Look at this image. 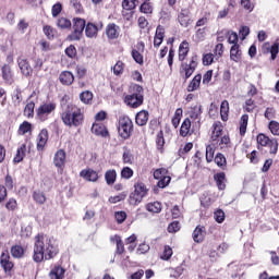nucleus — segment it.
I'll list each match as a JSON object with an SVG mask.
<instances>
[{"instance_id": "5fc2aeb1", "label": "nucleus", "mask_w": 279, "mask_h": 279, "mask_svg": "<svg viewBox=\"0 0 279 279\" xmlns=\"http://www.w3.org/2000/svg\"><path fill=\"white\" fill-rule=\"evenodd\" d=\"M166 175H167V169H165V168H159V169L154 171L155 180H161Z\"/></svg>"}, {"instance_id": "bb28decb", "label": "nucleus", "mask_w": 279, "mask_h": 279, "mask_svg": "<svg viewBox=\"0 0 279 279\" xmlns=\"http://www.w3.org/2000/svg\"><path fill=\"white\" fill-rule=\"evenodd\" d=\"M0 263L5 271H10V269H12V267H14V264H12V262H10V255L5 252H3L1 254Z\"/></svg>"}, {"instance_id": "393cba45", "label": "nucleus", "mask_w": 279, "mask_h": 279, "mask_svg": "<svg viewBox=\"0 0 279 279\" xmlns=\"http://www.w3.org/2000/svg\"><path fill=\"white\" fill-rule=\"evenodd\" d=\"M149 121V112L142 110L136 114L135 118V123H137L138 125L143 126V125H147V122Z\"/></svg>"}, {"instance_id": "c85d7f7f", "label": "nucleus", "mask_w": 279, "mask_h": 279, "mask_svg": "<svg viewBox=\"0 0 279 279\" xmlns=\"http://www.w3.org/2000/svg\"><path fill=\"white\" fill-rule=\"evenodd\" d=\"M230 112V102L223 100L220 105V117L222 121H228V114Z\"/></svg>"}, {"instance_id": "58836bf2", "label": "nucleus", "mask_w": 279, "mask_h": 279, "mask_svg": "<svg viewBox=\"0 0 279 279\" xmlns=\"http://www.w3.org/2000/svg\"><path fill=\"white\" fill-rule=\"evenodd\" d=\"M172 256H173V248H171V246L169 245H166L160 256L161 260H169Z\"/></svg>"}, {"instance_id": "4be33fe9", "label": "nucleus", "mask_w": 279, "mask_h": 279, "mask_svg": "<svg viewBox=\"0 0 279 279\" xmlns=\"http://www.w3.org/2000/svg\"><path fill=\"white\" fill-rule=\"evenodd\" d=\"M66 270L62 268V266H54L50 272H49V278L50 279H64V274Z\"/></svg>"}, {"instance_id": "a878e982", "label": "nucleus", "mask_w": 279, "mask_h": 279, "mask_svg": "<svg viewBox=\"0 0 279 279\" xmlns=\"http://www.w3.org/2000/svg\"><path fill=\"white\" fill-rule=\"evenodd\" d=\"M201 84H202V76L201 74H197L193 77V80L187 85V93H194V90H197L199 88Z\"/></svg>"}, {"instance_id": "ddd939ff", "label": "nucleus", "mask_w": 279, "mask_h": 279, "mask_svg": "<svg viewBox=\"0 0 279 279\" xmlns=\"http://www.w3.org/2000/svg\"><path fill=\"white\" fill-rule=\"evenodd\" d=\"M104 24L99 23L98 25L95 23H87L85 26V36L87 38H97V34L99 33V29H102Z\"/></svg>"}, {"instance_id": "f3484780", "label": "nucleus", "mask_w": 279, "mask_h": 279, "mask_svg": "<svg viewBox=\"0 0 279 279\" xmlns=\"http://www.w3.org/2000/svg\"><path fill=\"white\" fill-rule=\"evenodd\" d=\"M178 20L182 27H189L191 25V12L187 9L181 10Z\"/></svg>"}, {"instance_id": "dca6fc26", "label": "nucleus", "mask_w": 279, "mask_h": 279, "mask_svg": "<svg viewBox=\"0 0 279 279\" xmlns=\"http://www.w3.org/2000/svg\"><path fill=\"white\" fill-rule=\"evenodd\" d=\"M17 62L22 75H25V77H29L33 73V69L32 65H29V61L26 59H19Z\"/></svg>"}, {"instance_id": "5701e85b", "label": "nucleus", "mask_w": 279, "mask_h": 279, "mask_svg": "<svg viewBox=\"0 0 279 279\" xmlns=\"http://www.w3.org/2000/svg\"><path fill=\"white\" fill-rule=\"evenodd\" d=\"M206 236V228L205 227H196L193 232V239L195 243H202Z\"/></svg>"}, {"instance_id": "4d7b16f0", "label": "nucleus", "mask_w": 279, "mask_h": 279, "mask_svg": "<svg viewBox=\"0 0 279 279\" xmlns=\"http://www.w3.org/2000/svg\"><path fill=\"white\" fill-rule=\"evenodd\" d=\"M214 53H215L214 56L216 58V61L219 60V58L223 56V44L216 45Z\"/></svg>"}, {"instance_id": "774afa93", "label": "nucleus", "mask_w": 279, "mask_h": 279, "mask_svg": "<svg viewBox=\"0 0 279 279\" xmlns=\"http://www.w3.org/2000/svg\"><path fill=\"white\" fill-rule=\"evenodd\" d=\"M113 73L114 75H121L123 73V62L118 61L113 66Z\"/></svg>"}, {"instance_id": "bf43d9fd", "label": "nucleus", "mask_w": 279, "mask_h": 279, "mask_svg": "<svg viewBox=\"0 0 279 279\" xmlns=\"http://www.w3.org/2000/svg\"><path fill=\"white\" fill-rule=\"evenodd\" d=\"M169 182H171V177L166 175L158 181L157 186L159 189H165L166 186H169Z\"/></svg>"}, {"instance_id": "c756f323", "label": "nucleus", "mask_w": 279, "mask_h": 279, "mask_svg": "<svg viewBox=\"0 0 279 279\" xmlns=\"http://www.w3.org/2000/svg\"><path fill=\"white\" fill-rule=\"evenodd\" d=\"M186 56H189V43L183 41L179 47V60L183 62L186 60Z\"/></svg>"}, {"instance_id": "aec40b11", "label": "nucleus", "mask_w": 279, "mask_h": 279, "mask_svg": "<svg viewBox=\"0 0 279 279\" xmlns=\"http://www.w3.org/2000/svg\"><path fill=\"white\" fill-rule=\"evenodd\" d=\"M93 134H96V136H102L106 138L108 136V129L101 123H94L92 126Z\"/></svg>"}, {"instance_id": "c9c22d12", "label": "nucleus", "mask_w": 279, "mask_h": 279, "mask_svg": "<svg viewBox=\"0 0 279 279\" xmlns=\"http://www.w3.org/2000/svg\"><path fill=\"white\" fill-rule=\"evenodd\" d=\"M25 151H27V146L23 144L16 153V156L14 157V162H21L23 158H25Z\"/></svg>"}, {"instance_id": "2eb2a0df", "label": "nucleus", "mask_w": 279, "mask_h": 279, "mask_svg": "<svg viewBox=\"0 0 279 279\" xmlns=\"http://www.w3.org/2000/svg\"><path fill=\"white\" fill-rule=\"evenodd\" d=\"M49 141V132L47 129H43L37 136V149L43 150Z\"/></svg>"}, {"instance_id": "7c9ffc66", "label": "nucleus", "mask_w": 279, "mask_h": 279, "mask_svg": "<svg viewBox=\"0 0 279 279\" xmlns=\"http://www.w3.org/2000/svg\"><path fill=\"white\" fill-rule=\"evenodd\" d=\"M105 180L106 183L110 186L112 184H114V182H117V171L116 170H108L105 173Z\"/></svg>"}, {"instance_id": "13d9d810", "label": "nucleus", "mask_w": 279, "mask_h": 279, "mask_svg": "<svg viewBox=\"0 0 279 279\" xmlns=\"http://www.w3.org/2000/svg\"><path fill=\"white\" fill-rule=\"evenodd\" d=\"M132 58H133V60H135V62L137 64H143V62H144L143 54L141 52H138V50H136V49L132 50Z\"/></svg>"}, {"instance_id": "b1692460", "label": "nucleus", "mask_w": 279, "mask_h": 279, "mask_svg": "<svg viewBox=\"0 0 279 279\" xmlns=\"http://www.w3.org/2000/svg\"><path fill=\"white\" fill-rule=\"evenodd\" d=\"M191 134H193V131H191V119L186 118L182 124H181V129H180V136H191Z\"/></svg>"}, {"instance_id": "9b49d317", "label": "nucleus", "mask_w": 279, "mask_h": 279, "mask_svg": "<svg viewBox=\"0 0 279 279\" xmlns=\"http://www.w3.org/2000/svg\"><path fill=\"white\" fill-rule=\"evenodd\" d=\"M80 178L85 180V182H97V180H99V172L95 171L93 168L83 169L80 172Z\"/></svg>"}, {"instance_id": "0eeeda50", "label": "nucleus", "mask_w": 279, "mask_h": 279, "mask_svg": "<svg viewBox=\"0 0 279 279\" xmlns=\"http://www.w3.org/2000/svg\"><path fill=\"white\" fill-rule=\"evenodd\" d=\"M134 130V123L129 117H122L119 119L118 132L121 138L128 140L132 136V131Z\"/></svg>"}, {"instance_id": "de8ad7c7", "label": "nucleus", "mask_w": 279, "mask_h": 279, "mask_svg": "<svg viewBox=\"0 0 279 279\" xmlns=\"http://www.w3.org/2000/svg\"><path fill=\"white\" fill-rule=\"evenodd\" d=\"M33 198L36 204H45V202H47V197L43 192H34Z\"/></svg>"}, {"instance_id": "49530a36", "label": "nucleus", "mask_w": 279, "mask_h": 279, "mask_svg": "<svg viewBox=\"0 0 279 279\" xmlns=\"http://www.w3.org/2000/svg\"><path fill=\"white\" fill-rule=\"evenodd\" d=\"M215 60H217L215 58V54H213L210 52L203 56V64H204V66H210V64H213V62H215Z\"/></svg>"}, {"instance_id": "338daca9", "label": "nucleus", "mask_w": 279, "mask_h": 279, "mask_svg": "<svg viewBox=\"0 0 279 279\" xmlns=\"http://www.w3.org/2000/svg\"><path fill=\"white\" fill-rule=\"evenodd\" d=\"M178 231H180V222L173 221L168 226V232H170L171 234Z\"/></svg>"}, {"instance_id": "473e14b6", "label": "nucleus", "mask_w": 279, "mask_h": 279, "mask_svg": "<svg viewBox=\"0 0 279 279\" xmlns=\"http://www.w3.org/2000/svg\"><path fill=\"white\" fill-rule=\"evenodd\" d=\"M247 121H250V116L243 114L240 120V134L243 136L247 132Z\"/></svg>"}, {"instance_id": "37998d69", "label": "nucleus", "mask_w": 279, "mask_h": 279, "mask_svg": "<svg viewBox=\"0 0 279 279\" xmlns=\"http://www.w3.org/2000/svg\"><path fill=\"white\" fill-rule=\"evenodd\" d=\"M230 45H239V35L232 31L226 33Z\"/></svg>"}, {"instance_id": "7ed1b4c3", "label": "nucleus", "mask_w": 279, "mask_h": 279, "mask_svg": "<svg viewBox=\"0 0 279 279\" xmlns=\"http://www.w3.org/2000/svg\"><path fill=\"white\" fill-rule=\"evenodd\" d=\"M62 122L68 128H80L84 123V112L75 105H69L61 114Z\"/></svg>"}, {"instance_id": "c03bdc74", "label": "nucleus", "mask_w": 279, "mask_h": 279, "mask_svg": "<svg viewBox=\"0 0 279 279\" xmlns=\"http://www.w3.org/2000/svg\"><path fill=\"white\" fill-rule=\"evenodd\" d=\"M80 99L83 104H90L93 101V93L89 90L83 92L80 95Z\"/></svg>"}, {"instance_id": "4468645a", "label": "nucleus", "mask_w": 279, "mask_h": 279, "mask_svg": "<svg viewBox=\"0 0 279 279\" xmlns=\"http://www.w3.org/2000/svg\"><path fill=\"white\" fill-rule=\"evenodd\" d=\"M66 163V153L62 149H59L53 157V165L58 169H63Z\"/></svg>"}, {"instance_id": "864d4df0", "label": "nucleus", "mask_w": 279, "mask_h": 279, "mask_svg": "<svg viewBox=\"0 0 279 279\" xmlns=\"http://www.w3.org/2000/svg\"><path fill=\"white\" fill-rule=\"evenodd\" d=\"M140 10L143 14H151V12H154V7H151L149 2H144Z\"/></svg>"}, {"instance_id": "052dcab7", "label": "nucleus", "mask_w": 279, "mask_h": 279, "mask_svg": "<svg viewBox=\"0 0 279 279\" xmlns=\"http://www.w3.org/2000/svg\"><path fill=\"white\" fill-rule=\"evenodd\" d=\"M201 114H202V106H196L192 109L190 117L191 119H199Z\"/></svg>"}, {"instance_id": "412c9836", "label": "nucleus", "mask_w": 279, "mask_h": 279, "mask_svg": "<svg viewBox=\"0 0 279 279\" xmlns=\"http://www.w3.org/2000/svg\"><path fill=\"white\" fill-rule=\"evenodd\" d=\"M145 208L148 213H151L153 215H158L159 213H162V204H160V202H150L145 205Z\"/></svg>"}, {"instance_id": "f704fd0d", "label": "nucleus", "mask_w": 279, "mask_h": 279, "mask_svg": "<svg viewBox=\"0 0 279 279\" xmlns=\"http://www.w3.org/2000/svg\"><path fill=\"white\" fill-rule=\"evenodd\" d=\"M111 241L117 244L118 254H123V252H125V247L123 246V241L121 240V236L114 235L111 238Z\"/></svg>"}, {"instance_id": "9d476101", "label": "nucleus", "mask_w": 279, "mask_h": 279, "mask_svg": "<svg viewBox=\"0 0 279 279\" xmlns=\"http://www.w3.org/2000/svg\"><path fill=\"white\" fill-rule=\"evenodd\" d=\"M197 69V57H192L189 64H182V71L185 80H189L193 73H195V70Z\"/></svg>"}, {"instance_id": "09e8293b", "label": "nucleus", "mask_w": 279, "mask_h": 279, "mask_svg": "<svg viewBox=\"0 0 279 279\" xmlns=\"http://www.w3.org/2000/svg\"><path fill=\"white\" fill-rule=\"evenodd\" d=\"M196 43H202L206 38V28H198L194 36Z\"/></svg>"}, {"instance_id": "f257e3e1", "label": "nucleus", "mask_w": 279, "mask_h": 279, "mask_svg": "<svg viewBox=\"0 0 279 279\" xmlns=\"http://www.w3.org/2000/svg\"><path fill=\"white\" fill-rule=\"evenodd\" d=\"M58 242L56 238L39 233L35 236L33 246V260L35 263H43V260H51L58 256Z\"/></svg>"}, {"instance_id": "a19ab883", "label": "nucleus", "mask_w": 279, "mask_h": 279, "mask_svg": "<svg viewBox=\"0 0 279 279\" xmlns=\"http://www.w3.org/2000/svg\"><path fill=\"white\" fill-rule=\"evenodd\" d=\"M2 77L5 82L12 83V70L9 65L2 68Z\"/></svg>"}, {"instance_id": "a211bd4d", "label": "nucleus", "mask_w": 279, "mask_h": 279, "mask_svg": "<svg viewBox=\"0 0 279 279\" xmlns=\"http://www.w3.org/2000/svg\"><path fill=\"white\" fill-rule=\"evenodd\" d=\"M243 52L241 51V46L239 44L232 45L230 49V60L233 62H241Z\"/></svg>"}, {"instance_id": "79ce46f5", "label": "nucleus", "mask_w": 279, "mask_h": 279, "mask_svg": "<svg viewBox=\"0 0 279 279\" xmlns=\"http://www.w3.org/2000/svg\"><path fill=\"white\" fill-rule=\"evenodd\" d=\"M34 108H36V105L34 104V101L28 102L24 108V116L27 117L28 119L31 117H34Z\"/></svg>"}, {"instance_id": "72a5a7b5", "label": "nucleus", "mask_w": 279, "mask_h": 279, "mask_svg": "<svg viewBox=\"0 0 279 279\" xmlns=\"http://www.w3.org/2000/svg\"><path fill=\"white\" fill-rule=\"evenodd\" d=\"M138 5V0H122V10L132 11Z\"/></svg>"}, {"instance_id": "423d86ee", "label": "nucleus", "mask_w": 279, "mask_h": 279, "mask_svg": "<svg viewBox=\"0 0 279 279\" xmlns=\"http://www.w3.org/2000/svg\"><path fill=\"white\" fill-rule=\"evenodd\" d=\"M58 105L53 101H47L41 104L37 109V118L39 121H47L53 112H56Z\"/></svg>"}, {"instance_id": "39448f33", "label": "nucleus", "mask_w": 279, "mask_h": 279, "mask_svg": "<svg viewBox=\"0 0 279 279\" xmlns=\"http://www.w3.org/2000/svg\"><path fill=\"white\" fill-rule=\"evenodd\" d=\"M134 93L125 96V104L131 108H138V106H143V86L134 85Z\"/></svg>"}, {"instance_id": "cd10ccee", "label": "nucleus", "mask_w": 279, "mask_h": 279, "mask_svg": "<svg viewBox=\"0 0 279 279\" xmlns=\"http://www.w3.org/2000/svg\"><path fill=\"white\" fill-rule=\"evenodd\" d=\"M214 180L219 189V191L226 190V173L219 172L214 175Z\"/></svg>"}, {"instance_id": "6ab92c4d", "label": "nucleus", "mask_w": 279, "mask_h": 279, "mask_svg": "<svg viewBox=\"0 0 279 279\" xmlns=\"http://www.w3.org/2000/svg\"><path fill=\"white\" fill-rule=\"evenodd\" d=\"M59 80H60L61 84H63L64 86H71V84H73V82H75V76L73 75V73H71L69 71H63L60 74Z\"/></svg>"}, {"instance_id": "680f3d73", "label": "nucleus", "mask_w": 279, "mask_h": 279, "mask_svg": "<svg viewBox=\"0 0 279 279\" xmlns=\"http://www.w3.org/2000/svg\"><path fill=\"white\" fill-rule=\"evenodd\" d=\"M17 207H19V204L14 198H10L5 204L7 210H16Z\"/></svg>"}, {"instance_id": "1a4fd4ad", "label": "nucleus", "mask_w": 279, "mask_h": 279, "mask_svg": "<svg viewBox=\"0 0 279 279\" xmlns=\"http://www.w3.org/2000/svg\"><path fill=\"white\" fill-rule=\"evenodd\" d=\"M257 143L262 147H269L270 154L278 153V140L276 138L269 140L265 134H259L257 135Z\"/></svg>"}, {"instance_id": "603ef678", "label": "nucleus", "mask_w": 279, "mask_h": 279, "mask_svg": "<svg viewBox=\"0 0 279 279\" xmlns=\"http://www.w3.org/2000/svg\"><path fill=\"white\" fill-rule=\"evenodd\" d=\"M132 175H134V170H132V168L130 167H124L121 171V178H123L124 180H130V178H132Z\"/></svg>"}, {"instance_id": "f8f14e48", "label": "nucleus", "mask_w": 279, "mask_h": 279, "mask_svg": "<svg viewBox=\"0 0 279 279\" xmlns=\"http://www.w3.org/2000/svg\"><path fill=\"white\" fill-rule=\"evenodd\" d=\"M121 34V27L114 23H110L106 27V36L109 40H117Z\"/></svg>"}, {"instance_id": "3c124183", "label": "nucleus", "mask_w": 279, "mask_h": 279, "mask_svg": "<svg viewBox=\"0 0 279 279\" xmlns=\"http://www.w3.org/2000/svg\"><path fill=\"white\" fill-rule=\"evenodd\" d=\"M214 219L217 221V223H223V221H226V213H223L221 209H218L214 214Z\"/></svg>"}, {"instance_id": "20e7f679", "label": "nucleus", "mask_w": 279, "mask_h": 279, "mask_svg": "<svg viewBox=\"0 0 279 279\" xmlns=\"http://www.w3.org/2000/svg\"><path fill=\"white\" fill-rule=\"evenodd\" d=\"M147 193H149V189L143 182L135 183L134 192H132L129 196V202L131 206H138L141 202H143L144 197H147Z\"/></svg>"}, {"instance_id": "ea45409f", "label": "nucleus", "mask_w": 279, "mask_h": 279, "mask_svg": "<svg viewBox=\"0 0 279 279\" xmlns=\"http://www.w3.org/2000/svg\"><path fill=\"white\" fill-rule=\"evenodd\" d=\"M58 27H60V29H70L71 27V20L66 19V17H60L57 22Z\"/></svg>"}, {"instance_id": "2f4dec72", "label": "nucleus", "mask_w": 279, "mask_h": 279, "mask_svg": "<svg viewBox=\"0 0 279 279\" xmlns=\"http://www.w3.org/2000/svg\"><path fill=\"white\" fill-rule=\"evenodd\" d=\"M25 254V250L21 245H14L11 247V255L13 258H23V255Z\"/></svg>"}, {"instance_id": "6e6552de", "label": "nucleus", "mask_w": 279, "mask_h": 279, "mask_svg": "<svg viewBox=\"0 0 279 279\" xmlns=\"http://www.w3.org/2000/svg\"><path fill=\"white\" fill-rule=\"evenodd\" d=\"M73 33L68 36L69 40H80L82 38V33L84 27H86V21L84 19L75 17L73 20Z\"/></svg>"}, {"instance_id": "4c0bfd02", "label": "nucleus", "mask_w": 279, "mask_h": 279, "mask_svg": "<svg viewBox=\"0 0 279 279\" xmlns=\"http://www.w3.org/2000/svg\"><path fill=\"white\" fill-rule=\"evenodd\" d=\"M183 110L182 108H178L174 112V116L172 118V125L173 128H178V125H180V121L182 119V114H183Z\"/></svg>"}, {"instance_id": "69168bd1", "label": "nucleus", "mask_w": 279, "mask_h": 279, "mask_svg": "<svg viewBox=\"0 0 279 279\" xmlns=\"http://www.w3.org/2000/svg\"><path fill=\"white\" fill-rule=\"evenodd\" d=\"M254 108H256V105L254 104L253 99H247L245 101V106L244 109L246 110V112H254Z\"/></svg>"}, {"instance_id": "e2e57ef3", "label": "nucleus", "mask_w": 279, "mask_h": 279, "mask_svg": "<svg viewBox=\"0 0 279 279\" xmlns=\"http://www.w3.org/2000/svg\"><path fill=\"white\" fill-rule=\"evenodd\" d=\"M116 217V221H118V223H123V221H125V219H128V214H125V211H117L114 214Z\"/></svg>"}, {"instance_id": "6e6d98bb", "label": "nucleus", "mask_w": 279, "mask_h": 279, "mask_svg": "<svg viewBox=\"0 0 279 279\" xmlns=\"http://www.w3.org/2000/svg\"><path fill=\"white\" fill-rule=\"evenodd\" d=\"M269 130L275 136H279V123L277 121H270Z\"/></svg>"}, {"instance_id": "f03ea898", "label": "nucleus", "mask_w": 279, "mask_h": 279, "mask_svg": "<svg viewBox=\"0 0 279 279\" xmlns=\"http://www.w3.org/2000/svg\"><path fill=\"white\" fill-rule=\"evenodd\" d=\"M210 141L211 145L206 147L207 162H213V158H215V147H220V149L230 147V136L223 134V126H221V124H214Z\"/></svg>"}, {"instance_id": "e433bc0d", "label": "nucleus", "mask_w": 279, "mask_h": 279, "mask_svg": "<svg viewBox=\"0 0 279 279\" xmlns=\"http://www.w3.org/2000/svg\"><path fill=\"white\" fill-rule=\"evenodd\" d=\"M122 159L124 165H132V162H134V155L132 154V150L125 148Z\"/></svg>"}, {"instance_id": "a18cd8bd", "label": "nucleus", "mask_w": 279, "mask_h": 279, "mask_svg": "<svg viewBox=\"0 0 279 279\" xmlns=\"http://www.w3.org/2000/svg\"><path fill=\"white\" fill-rule=\"evenodd\" d=\"M16 27L17 31L21 32V34H25V32H27V28L29 27V22L25 19H21Z\"/></svg>"}, {"instance_id": "8fccbe9b", "label": "nucleus", "mask_w": 279, "mask_h": 279, "mask_svg": "<svg viewBox=\"0 0 279 279\" xmlns=\"http://www.w3.org/2000/svg\"><path fill=\"white\" fill-rule=\"evenodd\" d=\"M27 132H32V123L23 122L19 128V134H27Z\"/></svg>"}, {"instance_id": "0e129e2a", "label": "nucleus", "mask_w": 279, "mask_h": 279, "mask_svg": "<svg viewBox=\"0 0 279 279\" xmlns=\"http://www.w3.org/2000/svg\"><path fill=\"white\" fill-rule=\"evenodd\" d=\"M215 162L218 167H226V157L222 154H218L215 157Z\"/></svg>"}]
</instances>
